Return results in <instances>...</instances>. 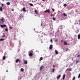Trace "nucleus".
<instances>
[{
	"label": "nucleus",
	"mask_w": 80,
	"mask_h": 80,
	"mask_svg": "<svg viewBox=\"0 0 80 80\" xmlns=\"http://www.w3.org/2000/svg\"><path fill=\"white\" fill-rule=\"evenodd\" d=\"M0 21L2 22V23H3L4 22H5V20L4 19V18H1Z\"/></svg>",
	"instance_id": "nucleus-1"
},
{
	"label": "nucleus",
	"mask_w": 80,
	"mask_h": 80,
	"mask_svg": "<svg viewBox=\"0 0 80 80\" xmlns=\"http://www.w3.org/2000/svg\"><path fill=\"white\" fill-rule=\"evenodd\" d=\"M44 13H50V11L49 9H47L44 11Z\"/></svg>",
	"instance_id": "nucleus-2"
},
{
	"label": "nucleus",
	"mask_w": 80,
	"mask_h": 80,
	"mask_svg": "<svg viewBox=\"0 0 80 80\" xmlns=\"http://www.w3.org/2000/svg\"><path fill=\"white\" fill-rule=\"evenodd\" d=\"M20 11L21 12H22V11H23L24 12H26L25 8H23L22 9H21Z\"/></svg>",
	"instance_id": "nucleus-3"
},
{
	"label": "nucleus",
	"mask_w": 80,
	"mask_h": 80,
	"mask_svg": "<svg viewBox=\"0 0 80 80\" xmlns=\"http://www.w3.org/2000/svg\"><path fill=\"white\" fill-rule=\"evenodd\" d=\"M24 61V64H27L28 63V62H27V61L25 60H23Z\"/></svg>",
	"instance_id": "nucleus-4"
},
{
	"label": "nucleus",
	"mask_w": 80,
	"mask_h": 80,
	"mask_svg": "<svg viewBox=\"0 0 80 80\" xmlns=\"http://www.w3.org/2000/svg\"><path fill=\"white\" fill-rule=\"evenodd\" d=\"M43 68H44V66H41L40 68V70L41 71L42 70V69H43Z\"/></svg>",
	"instance_id": "nucleus-5"
},
{
	"label": "nucleus",
	"mask_w": 80,
	"mask_h": 80,
	"mask_svg": "<svg viewBox=\"0 0 80 80\" xmlns=\"http://www.w3.org/2000/svg\"><path fill=\"white\" fill-rule=\"evenodd\" d=\"M6 27V25L3 24V25H1V28H3V27Z\"/></svg>",
	"instance_id": "nucleus-6"
},
{
	"label": "nucleus",
	"mask_w": 80,
	"mask_h": 80,
	"mask_svg": "<svg viewBox=\"0 0 80 80\" xmlns=\"http://www.w3.org/2000/svg\"><path fill=\"white\" fill-rule=\"evenodd\" d=\"M18 62H20V60H19V59H17L16 61V63H17Z\"/></svg>",
	"instance_id": "nucleus-7"
},
{
	"label": "nucleus",
	"mask_w": 80,
	"mask_h": 80,
	"mask_svg": "<svg viewBox=\"0 0 80 80\" xmlns=\"http://www.w3.org/2000/svg\"><path fill=\"white\" fill-rule=\"evenodd\" d=\"M65 76H66V75H65V74H64L63 75L62 77H63V80H64L65 79Z\"/></svg>",
	"instance_id": "nucleus-8"
},
{
	"label": "nucleus",
	"mask_w": 80,
	"mask_h": 80,
	"mask_svg": "<svg viewBox=\"0 0 80 80\" xmlns=\"http://www.w3.org/2000/svg\"><path fill=\"white\" fill-rule=\"evenodd\" d=\"M53 47V45H50L49 48V49H52V48H53V47Z\"/></svg>",
	"instance_id": "nucleus-9"
},
{
	"label": "nucleus",
	"mask_w": 80,
	"mask_h": 80,
	"mask_svg": "<svg viewBox=\"0 0 80 80\" xmlns=\"http://www.w3.org/2000/svg\"><path fill=\"white\" fill-rule=\"evenodd\" d=\"M33 56V53L32 52H30L29 54V57H32Z\"/></svg>",
	"instance_id": "nucleus-10"
},
{
	"label": "nucleus",
	"mask_w": 80,
	"mask_h": 80,
	"mask_svg": "<svg viewBox=\"0 0 80 80\" xmlns=\"http://www.w3.org/2000/svg\"><path fill=\"white\" fill-rule=\"evenodd\" d=\"M61 77V75H59L58 77H57V79H58V78H60Z\"/></svg>",
	"instance_id": "nucleus-11"
},
{
	"label": "nucleus",
	"mask_w": 80,
	"mask_h": 80,
	"mask_svg": "<svg viewBox=\"0 0 80 80\" xmlns=\"http://www.w3.org/2000/svg\"><path fill=\"white\" fill-rule=\"evenodd\" d=\"M64 45H68V44H67V43L66 41H64Z\"/></svg>",
	"instance_id": "nucleus-12"
},
{
	"label": "nucleus",
	"mask_w": 80,
	"mask_h": 80,
	"mask_svg": "<svg viewBox=\"0 0 80 80\" xmlns=\"http://www.w3.org/2000/svg\"><path fill=\"white\" fill-rule=\"evenodd\" d=\"M55 52L56 53V55H57V54H58V51H57V50H55Z\"/></svg>",
	"instance_id": "nucleus-13"
},
{
	"label": "nucleus",
	"mask_w": 80,
	"mask_h": 80,
	"mask_svg": "<svg viewBox=\"0 0 80 80\" xmlns=\"http://www.w3.org/2000/svg\"><path fill=\"white\" fill-rule=\"evenodd\" d=\"M2 7H0V12H2L3 9H2Z\"/></svg>",
	"instance_id": "nucleus-14"
},
{
	"label": "nucleus",
	"mask_w": 80,
	"mask_h": 80,
	"mask_svg": "<svg viewBox=\"0 0 80 80\" xmlns=\"http://www.w3.org/2000/svg\"><path fill=\"white\" fill-rule=\"evenodd\" d=\"M67 70L69 71H71L72 70V68H68L67 69Z\"/></svg>",
	"instance_id": "nucleus-15"
},
{
	"label": "nucleus",
	"mask_w": 80,
	"mask_h": 80,
	"mask_svg": "<svg viewBox=\"0 0 80 80\" xmlns=\"http://www.w3.org/2000/svg\"><path fill=\"white\" fill-rule=\"evenodd\" d=\"M6 58V57L5 56H4L3 57V60H5V59Z\"/></svg>",
	"instance_id": "nucleus-16"
},
{
	"label": "nucleus",
	"mask_w": 80,
	"mask_h": 80,
	"mask_svg": "<svg viewBox=\"0 0 80 80\" xmlns=\"http://www.w3.org/2000/svg\"><path fill=\"white\" fill-rule=\"evenodd\" d=\"M6 4L8 5H10V2H7Z\"/></svg>",
	"instance_id": "nucleus-17"
},
{
	"label": "nucleus",
	"mask_w": 80,
	"mask_h": 80,
	"mask_svg": "<svg viewBox=\"0 0 80 80\" xmlns=\"http://www.w3.org/2000/svg\"><path fill=\"white\" fill-rule=\"evenodd\" d=\"M43 60V58L41 57L39 59V61H41V60Z\"/></svg>",
	"instance_id": "nucleus-18"
},
{
	"label": "nucleus",
	"mask_w": 80,
	"mask_h": 80,
	"mask_svg": "<svg viewBox=\"0 0 80 80\" xmlns=\"http://www.w3.org/2000/svg\"><path fill=\"white\" fill-rule=\"evenodd\" d=\"M80 63V61H79V60H78V61H76V64H77V63Z\"/></svg>",
	"instance_id": "nucleus-19"
},
{
	"label": "nucleus",
	"mask_w": 80,
	"mask_h": 80,
	"mask_svg": "<svg viewBox=\"0 0 80 80\" xmlns=\"http://www.w3.org/2000/svg\"><path fill=\"white\" fill-rule=\"evenodd\" d=\"M5 37H6V36L5 34H3V35L2 36V38H4Z\"/></svg>",
	"instance_id": "nucleus-20"
},
{
	"label": "nucleus",
	"mask_w": 80,
	"mask_h": 80,
	"mask_svg": "<svg viewBox=\"0 0 80 80\" xmlns=\"http://www.w3.org/2000/svg\"><path fill=\"white\" fill-rule=\"evenodd\" d=\"M35 13H36V14H38V12H37V10H35Z\"/></svg>",
	"instance_id": "nucleus-21"
},
{
	"label": "nucleus",
	"mask_w": 80,
	"mask_h": 80,
	"mask_svg": "<svg viewBox=\"0 0 80 80\" xmlns=\"http://www.w3.org/2000/svg\"><path fill=\"white\" fill-rule=\"evenodd\" d=\"M63 15L64 17H67V14H66L65 13H63Z\"/></svg>",
	"instance_id": "nucleus-22"
},
{
	"label": "nucleus",
	"mask_w": 80,
	"mask_h": 80,
	"mask_svg": "<svg viewBox=\"0 0 80 80\" xmlns=\"http://www.w3.org/2000/svg\"><path fill=\"white\" fill-rule=\"evenodd\" d=\"M80 38V35H78V39H79Z\"/></svg>",
	"instance_id": "nucleus-23"
},
{
	"label": "nucleus",
	"mask_w": 80,
	"mask_h": 80,
	"mask_svg": "<svg viewBox=\"0 0 80 80\" xmlns=\"http://www.w3.org/2000/svg\"><path fill=\"white\" fill-rule=\"evenodd\" d=\"M3 40H4V39L3 38H2L0 39V41H3Z\"/></svg>",
	"instance_id": "nucleus-24"
},
{
	"label": "nucleus",
	"mask_w": 80,
	"mask_h": 80,
	"mask_svg": "<svg viewBox=\"0 0 80 80\" xmlns=\"http://www.w3.org/2000/svg\"><path fill=\"white\" fill-rule=\"evenodd\" d=\"M21 72H23V71H24V70H23V68H21Z\"/></svg>",
	"instance_id": "nucleus-25"
},
{
	"label": "nucleus",
	"mask_w": 80,
	"mask_h": 80,
	"mask_svg": "<svg viewBox=\"0 0 80 80\" xmlns=\"http://www.w3.org/2000/svg\"><path fill=\"white\" fill-rule=\"evenodd\" d=\"M29 5H30V6H31L32 7V6H33V4H32V3L30 4Z\"/></svg>",
	"instance_id": "nucleus-26"
},
{
	"label": "nucleus",
	"mask_w": 80,
	"mask_h": 80,
	"mask_svg": "<svg viewBox=\"0 0 80 80\" xmlns=\"http://www.w3.org/2000/svg\"><path fill=\"white\" fill-rule=\"evenodd\" d=\"M52 20H55L56 19H55V18H52Z\"/></svg>",
	"instance_id": "nucleus-27"
},
{
	"label": "nucleus",
	"mask_w": 80,
	"mask_h": 80,
	"mask_svg": "<svg viewBox=\"0 0 80 80\" xmlns=\"http://www.w3.org/2000/svg\"><path fill=\"white\" fill-rule=\"evenodd\" d=\"M5 31H6V32H8V28H6L5 29Z\"/></svg>",
	"instance_id": "nucleus-28"
},
{
	"label": "nucleus",
	"mask_w": 80,
	"mask_h": 80,
	"mask_svg": "<svg viewBox=\"0 0 80 80\" xmlns=\"http://www.w3.org/2000/svg\"><path fill=\"white\" fill-rule=\"evenodd\" d=\"M63 6H64V7H67V4H64L63 5Z\"/></svg>",
	"instance_id": "nucleus-29"
},
{
	"label": "nucleus",
	"mask_w": 80,
	"mask_h": 80,
	"mask_svg": "<svg viewBox=\"0 0 80 80\" xmlns=\"http://www.w3.org/2000/svg\"><path fill=\"white\" fill-rule=\"evenodd\" d=\"M75 77H73V79H72V80H75Z\"/></svg>",
	"instance_id": "nucleus-30"
},
{
	"label": "nucleus",
	"mask_w": 80,
	"mask_h": 80,
	"mask_svg": "<svg viewBox=\"0 0 80 80\" xmlns=\"http://www.w3.org/2000/svg\"><path fill=\"white\" fill-rule=\"evenodd\" d=\"M80 73H79L78 75V78H80Z\"/></svg>",
	"instance_id": "nucleus-31"
},
{
	"label": "nucleus",
	"mask_w": 80,
	"mask_h": 80,
	"mask_svg": "<svg viewBox=\"0 0 80 80\" xmlns=\"http://www.w3.org/2000/svg\"><path fill=\"white\" fill-rule=\"evenodd\" d=\"M53 14H51V17H53Z\"/></svg>",
	"instance_id": "nucleus-32"
},
{
	"label": "nucleus",
	"mask_w": 80,
	"mask_h": 80,
	"mask_svg": "<svg viewBox=\"0 0 80 80\" xmlns=\"http://www.w3.org/2000/svg\"><path fill=\"white\" fill-rule=\"evenodd\" d=\"M52 12H54V11H55V9H52Z\"/></svg>",
	"instance_id": "nucleus-33"
},
{
	"label": "nucleus",
	"mask_w": 80,
	"mask_h": 80,
	"mask_svg": "<svg viewBox=\"0 0 80 80\" xmlns=\"http://www.w3.org/2000/svg\"><path fill=\"white\" fill-rule=\"evenodd\" d=\"M55 71V69H52V72H54Z\"/></svg>",
	"instance_id": "nucleus-34"
},
{
	"label": "nucleus",
	"mask_w": 80,
	"mask_h": 80,
	"mask_svg": "<svg viewBox=\"0 0 80 80\" xmlns=\"http://www.w3.org/2000/svg\"><path fill=\"white\" fill-rule=\"evenodd\" d=\"M43 24V23L41 22V26H42V24Z\"/></svg>",
	"instance_id": "nucleus-35"
},
{
	"label": "nucleus",
	"mask_w": 80,
	"mask_h": 80,
	"mask_svg": "<svg viewBox=\"0 0 80 80\" xmlns=\"http://www.w3.org/2000/svg\"><path fill=\"white\" fill-rule=\"evenodd\" d=\"M50 42H53L52 39H51Z\"/></svg>",
	"instance_id": "nucleus-36"
},
{
	"label": "nucleus",
	"mask_w": 80,
	"mask_h": 80,
	"mask_svg": "<svg viewBox=\"0 0 80 80\" xmlns=\"http://www.w3.org/2000/svg\"><path fill=\"white\" fill-rule=\"evenodd\" d=\"M79 57H80V55H78L77 56L78 58Z\"/></svg>",
	"instance_id": "nucleus-37"
},
{
	"label": "nucleus",
	"mask_w": 80,
	"mask_h": 80,
	"mask_svg": "<svg viewBox=\"0 0 80 80\" xmlns=\"http://www.w3.org/2000/svg\"><path fill=\"white\" fill-rule=\"evenodd\" d=\"M10 29H12V27H10Z\"/></svg>",
	"instance_id": "nucleus-38"
},
{
	"label": "nucleus",
	"mask_w": 80,
	"mask_h": 80,
	"mask_svg": "<svg viewBox=\"0 0 80 80\" xmlns=\"http://www.w3.org/2000/svg\"><path fill=\"white\" fill-rule=\"evenodd\" d=\"M11 10H12V11H14V9H11Z\"/></svg>",
	"instance_id": "nucleus-39"
},
{
	"label": "nucleus",
	"mask_w": 80,
	"mask_h": 80,
	"mask_svg": "<svg viewBox=\"0 0 80 80\" xmlns=\"http://www.w3.org/2000/svg\"><path fill=\"white\" fill-rule=\"evenodd\" d=\"M58 41V40H57V39H56V40H55V42H57Z\"/></svg>",
	"instance_id": "nucleus-40"
},
{
	"label": "nucleus",
	"mask_w": 80,
	"mask_h": 80,
	"mask_svg": "<svg viewBox=\"0 0 80 80\" xmlns=\"http://www.w3.org/2000/svg\"><path fill=\"white\" fill-rule=\"evenodd\" d=\"M6 72H8V70H6Z\"/></svg>",
	"instance_id": "nucleus-41"
},
{
	"label": "nucleus",
	"mask_w": 80,
	"mask_h": 80,
	"mask_svg": "<svg viewBox=\"0 0 80 80\" xmlns=\"http://www.w3.org/2000/svg\"><path fill=\"white\" fill-rule=\"evenodd\" d=\"M2 7H3V4H2Z\"/></svg>",
	"instance_id": "nucleus-42"
},
{
	"label": "nucleus",
	"mask_w": 80,
	"mask_h": 80,
	"mask_svg": "<svg viewBox=\"0 0 80 80\" xmlns=\"http://www.w3.org/2000/svg\"><path fill=\"white\" fill-rule=\"evenodd\" d=\"M68 50V48L67 50H66V52H67V51Z\"/></svg>",
	"instance_id": "nucleus-43"
},
{
	"label": "nucleus",
	"mask_w": 80,
	"mask_h": 80,
	"mask_svg": "<svg viewBox=\"0 0 80 80\" xmlns=\"http://www.w3.org/2000/svg\"><path fill=\"white\" fill-rule=\"evenodd\" d=\"M61 42H63V40H61Z\"/></svg>",
	"instance_id": "nucleus-44"
},
{
	"label": "nucleus",
	"mask_w": 80,
	"mask_h": 80,
	"mask_svg": "<svg viewBox=\"0 0 80 80\" xmlns=\"http://www.w3.org/2000/svg\"><path fill=\"white\" fill-rule=\"evenodd\" d=\"M45 0H42V1H45Z\"/></svg>",
	"instance_id": "nucleus-45"
},
{
	"label": "nucleus",
	"mask_w": 80,
	"mask_h": 80,
	"mask_svg": "<svg viewBox=\"0 0 80 80\" xmlns=\"http://www.w3.org/2000/svg\"><path fill=\"white\" fill-rule=\"evenodd\" d=\"M34 30H35V29H34Z\"/></svg>",
	"instance_id": "nucleus-46"
},
{
	"label": "nucleus",
	"mask_w": 80,
	"mask_h": 80,
	"mask_svg": "<svg viewBox=\"0 0 80 80\" xmlns=\"http://www.w3.org/2000/svg\"><path fill=\"white\" fill-rule=\"evenodd\" d=\"M32 80H33V79H32Z\"/></svg>",
	"instance_id": "nucleus-47"
}]
</instances>
